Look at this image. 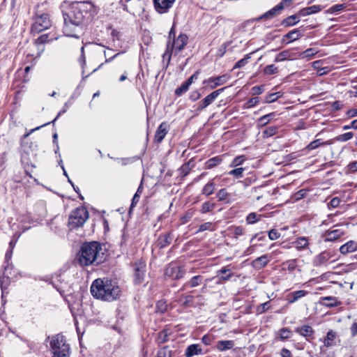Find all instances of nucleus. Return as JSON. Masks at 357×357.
I'll return each instance as SVG.
<instances>
[{
    "mask_svg": "<svg viewBox=\"0 0 357 357\" xmlns=\"http://www.w3.org/2000/svg\"><path fill=\"white\" fill-rule=\"evenodd\" d=\"M181 304L185 307L191 306L193 302V297L192 296H185L183 299L180 300Z\"/></svg>",
    "mask_w": 357,
    "mask_h": 357,
    "instance_id": "obj_54",
    "label": "nucleus"
},
{
    "mask_svg": "<svg viewBox=\"0 0 357 357\" xmlns=\"http://www.w3.org/2000/svg\"><path fill=\"white\" fill-rule=\"evenodd\" d=\"M12 268L8 265L5 266L4 271L1 277V288L2 291V298L4 296L5 290L8 288L10 284V275H11Z\"/></svg>",
    "mask_w": 357,
    "mask_h": 357,
    "instance_id": "obj_13",
    "label": "nucleus"
},
{
    "mask_svg": "<svg viewBox=\"0 0 357 357\" xmlns=\"http://www.w3.org/2000/svg\"><path fill=\"white\" fill-rule=\"evenodd\" d=\"M323 7L320 5H313L312 6L304 8L299 10L298 15L300 16H307L309 15L319 13L322 10Z\"/></svg>",
    "mask_w": 357,
    "mask_h": 357,
    "instance_id": "obj_19",
    "label": "nucleus"
},
{
    "mask_svg": "<svg viewBox=\"0 0 357 357\" xmlns=\"http://www.w3.org/2000/svg\"><path fill=\"white\" fill-rule=\"evenodd\" d=\"M303 36L301 31L298 29H294L287 34H285L282 38V43H285L286 44H288L291 42L295 41L298 39H299Z\"/></svg>",
    "mask_w": 357,
    "mask_h": 357,
    "instance_id": "obj_15",
    "label": "nucleus"
},
{
    "mask_svg": "<svg viewBox=\"0 0 357 357\" xmlns=\"http://www.w3.org/2000/svg\"><path fill=\"white\" fill-rule=\"evenodd\" d=\"M297 57L296 54L291 52L290 50H284L279 53L275 58V62H280L285 60H293Z\"/></svg>",
    "mask_w": 357,
    "mask_h": 357,
    "instance_id": "obj_18",
    "label": "nucleus"
},
{
    "mask_svg": "<svg viewBox=\"0 0 357 357\" xmlns=\"http://www.w3.org/2000/svg\"><path fill=\"white\" fill-rule=\"evenodd\" d=\"M214 206H215L214 204H211L208 202H206L202 204L201 212L202 213H206L207 212H209L214 208Z\"/></svg>",
    "mask_w": 357,
    "mask_h": 357,
    "instance_id": "obj_53",
    "label": "nucleus"
},
{
    "mask_svg": "<svg viewBox=\"0 0 357 357\" xmlns=\"http://www.w3.org/2000/svg\"><path fill=\"white\" fill-rule=\"evenodd\" d=\"M172 351L167 347H165L158 350L156 357H171Z\"/></svg>",
    "mask_w": 357,
    "mask_h": 357,
    "instance_id": "obj_48",
    "label": "nucleus"
},
{
    "mask_svg": "<svg viewBox=\"0 0 357 357\" xmlns=\"http://www.w3.org/2000/svg\"><path fill=\"white\" fill-rule=\"evenodd\" d=\"M280 96L279 93H270L266 96V102H273L277 100Z\"/></svg>",
    "mask_w": 357,
    "mask_h": 357,
    "instance_id": "obj_57",
    "label": "nucleus"
},
{
    "mask_svg": "<svg viewBox=\"0 0 357 357\" xmlns=\"http://www.w3.org/2000/svg\"><path fill=\"white\" fill-rule=\"evenodd\" d=\"M215 190V184L210 181L206 183L202 189V194L206 196H209L214 192Z\"/></svg>",
    "mask_w": 357,
    "mask_h": 357,
    "instance_id": "obj_37",
    "label": "nucleus"
},
{
    "mask_svg": "<svg viewBox=\"0 0 357 357\" xmlns=\"http://www.w3.org/2000/svg\"><path fill=\"white\" fill-rule=\"evenodd\" d=\"M202 351V349L199 344H190L187 347L185 356L186 357H192L193 356L201 354Z\"/></svg>",
    "mask_w": 357,
    "mask_h": 357,
    "instance_id": "obj_22",
    "label": "nucleus"
},
{
    "mask_svg": "<svg viewBox=\"0 0 357 357\" xmlns=\"http://www.w3.org/2000/svg\"><path fill=\"white\" fill-rule=\"evenodd\" d=\"M203 282V277L202 275H195L192 277L190 280L185 282L181 288L182 290L188 287H196L200 285Z\"/></svg>",
    "mask_w": 357,
    "mask_h": 357,
    "instance_id": "obj_20",
    "label": "nucleus"
},
{
    "mask_svg": "<svg viewBox=\"0 0 357 357\" xmlns=\"http://www.w3.org/2000/svg\"><path fill=\"white\" fill-rule=\"evenodd\" d=\"M190 85L188 84L187 82L182 83V84L176 89L175 93L176 96H181L183 93H185Z\"/></svg>",
    "mask_w": 357,
    "mask_h": 357,
    "instance_id": "obj_50",
    "label": "nucleus"
},
{
    "mask_svg": "<svg viewBox=\"0 0 357 357\" xmlns=\"http://www.w3.org/2000/svg\"><path fill=\"white\" fill-rule=\"evenodd\" d=\"M348 169L351 172H357V161H354L348 165Z\"/></svg>",
    "mask_w": 357,
    "mask_h": 357,
    "instance_id": "obj_64",
    "label": "nucleus"
},
{
    "mask_svg": "<svg viewBox=\"0 0 357 357\" xmlns=\"http://www.w3.org/2000/svg\"><path fill=\"white\" fill-rule=\"evenodd\" d=\"M91 293L97 299L110 302L120 297L121 289L116 282L107 278H98L93 282Z\"/></svg>",
    "mask_w": 357,
    "mask_h": 357,
    "instance_id": "obj_2",
    "label": "nucleus"
},
{
    "mask_svg": "<svg viewBox=\"0 0 357 357\" xmlns=\"http://www.w3.org/2000/svg\"><path fill=\"white\" fill-rule=\"evenodd\" d=\"M100 243L96 241L84 243L77 255L76 260L81 266L98 265L104 261Z\"/></svg>",
    "mask_w": 357,
    "mask_h": 357,
    "instance_id": "obj_3",
    "label": "nucleus"
},
{
    "mask_svg": "<svg viewBox=\"0 0 357 357\" xmlns=\"http://www.w3.org/2000/svg\"><path fill=\"white\" fill-rule=\"evenodd\" d=\"M142 191H143V186H142V184L141 183L139 185V186L137 188V192H135L132 199V203H131V206H130V208H133L135 206V205L138 203L139 200V198H140V196L142 193Z\"/></svg>",
    "mask_w": 357,
    "mask_h": 357,
    "instance_id": "obj_38",
    "label": "nucleus"
},
{
    "mask_svg": "<svg viewBox=\"0 0 357 357\" xmlns=\"http://www.w3.org/2000/svg\"><path fill=\"white\" fill-rule=\"evenodd\" d=\"M336 337V333L333 331H329L327 333L326 337L324 341V346L329 347L333 345V342Z\"/></svg>",
    "mask_w": 357,
    "mask_h": 357,
    "instance_id": "obj_34",
    "label": "nucleus"
},
{
    "mask_svg": "<svg viewBox=\"0 0 357 357\" xmlns=\"http://www.w3.org/2000/svg\"><path fill=\"white\" fill-rule=\"evenodd\" d=\"M259 98L257 97L250 98L247 101V102L245 104V107L248 108V109L251 108V107L255 106L256 105H257L259 103Z\"/></svg>",
    "mask_w": 357,
    "mask_h": 357,
    "instance_id": "obj_55",
    "label": "nucleus"
},
{
    "mask_svg": "<svg viewBox=\"0 0 357 357\" xmlns=\"http://www.w3.org/2000/svg\"><path fill=\"white\" fill-rule=\"evenodd\" d=\"M263 71H264V75H275L278 73V66H276L274 64H271V65L266 66L264 68Z\"/></svg>",
    "mask_w": 357,
    "mask_h": 357,
    "instance_id": "obj_40",
    "label": "nucleus"
},
{
    "mask_svg": "<svg viewBox=\"0 0 357 357\" xmlns=\"http://www.w3.org/2000/svg\"><path fill=\"white\" fill-rule=\"evenodd\" d=\"M294 244L298 250L305 249L308 245V241L305 237H300L294 242Z\"/></svg>",
    "mask_w": 357,
    "mask_h": 357,
    "instance_id": "obj_33",
    "label": "nucleus"
},
{
    "mask_svg": "<svg viewBox=\"0 0 357 357\" xmlns=\"http://www.w3.org/2000/svg\"><path fill=\"white\" fill-rule=\"evenodd\" d=\"M225 87L219 89L216 91H214L207 96H206L201 102L198 103L197 110L201 111L205 109L206 107L210 105L217 98L218 96L224 91Z\"/></svg>",
    "mask_w": 357,
    "mask_h": 357,
    "instance_id": "obj_10",
    "label": "nucleus"
},
{
    "mask_svg": "<svg viewBox=\"0 0 357 357\" xmlns=\"http://www.w3.org/2000/svg\"><path fill=\"white\" fill-rule=\"evenodd\" d=\"M279 335L280 340H284L291 337V331L287 328H282L280 330Z\"/></svg>",
    "mask_w": 357,
    "mask_h": 357,
    "instance_id": "obj_49",
    "label": "nucleus"
},
{
    "mask_svg": "<svg viewBox=\"0 0 357 357\" xmlns=\"http://www.w3.org/2000/svg\"><path fill=\"white\" fill-rule=\"evenodd\" d=\"M351 128L357 130V119L352 121L349 125H345L342 127L344 130H347Z\"/></svg>",
    "mask_w": 357,
    "mask_h": 357,
    "instance_id": "obj_63",
    "label": "nucleus"
},
{
    "mask_svg": "<svg viewBox=\"0 0 357 357\" xmlns=\"http://www.w3.org/2000/svg\"><path fill=\"white\" fill-rule=\"evenodd\" d=\"M172 238L170 236V234H166L159 236L157 241V244L160 248H163L170 244Z\"/></svg>",
    "mask_w": 357,
    "mask_h": 357,
    "instance_id": "obj_29",
    "label": "nucleus"
},
{
    "mask_svg": "<svg viewBox=\"0 0 357 357\" xmlns=\"http://www.w3.org/2000/svg\"><path fill=\"white\" fill-rule=\"evenodd\" d=\"M215 228L214 224L210 222H207L199 226L197 233L202 232L206 230L213 231H215Z\"/></svg>",
    "mask_w": 357,
    "mask_h": 357,
    "instance_id": "obj_42",
    "label": "nucleus"
},
{
    "mask_svg": "<svg viewBox=\"0 0 357 357\" xmlns=\"http://www.w3.org/2000/svg\"><path fill=\"white\" fill-rule=\"evenodd\" d=\"M261 215H259L256 213H250L246 217V222L249 225L256 223L260 220Z\"/></svg>",
    "mask_w": 357,
    "mask_h": 357,
    "instance_id": "obj_39",
    "label": "nucleus"
},
{
    "mask_svg": "<svg viewBox=\"0 0 357 357\" xmlns=\"http://www.w3.org/2000/svg\"><path fill=\"white\" fill-rule=\"evenodd\" d=\"M340 203V200L338 197H334L333 198L331 202L328 203V208H336L339 206Z\"/></svg>",
    "mask_w": 357,
    "mask_h": 357,
    "instance_id": "obj_62",
    "label": "nucleus"
},
{
    "mask_svg": "<svg viewBox=\"0 0 357 357\" xmlns=\"http://www.w3.org/2000/svg\"><path fill=\"white\" fill-rule=\"evenodd\" d=\"M167 305L162 301H160L156 304L157 310L160 312H164L167 310Z\"/></svg>",
    "mask_w": 357,
    "mask_h": 357,
    "instance_id": "obj_61",
    "label": "nucleus"
},
{
    "mask_svg": "<svg viewBox=\"0 0 357 357\" xmlns=\"http://www.w3.org/2000/svg\"><path fill=\"white\" fill-rule=\"evenodd\" d=\"M169 39L173 38L174 40L172 43H171L170 41L168 42L167 45V50L163 54V59L167 58L168 61H169L171 59L172 52H174L176 54H177L181 51L186 45L188 40V37L186 34H180L177 38H175L174 26H173L170 29L169 33Z\"/></svg>",
    "mask_w": 357,
    "mask_h": 357,
    "instance_id": "obj_4",
    "label": "nucleus"
},
{
    "mask_svg": "<svg viewBox=\"0 0 357 357\" xmlns=\"http://www.w3.org/2000/svg\"><path fill=\"white\" fill-rule=\"evenodd\" d=\"M185 274V270L183 266H178L175 262L169 264L165 270V275L172 280H179L183 278Z\"/></svg>",
    "mask_w": 357,
    "mask_h": 357,
    "instance_id": "obj_8",
    "label": "nucleus"
},
{
    "mask_svg": "<svg viewBox=\"0 0 357 357\" xmlns=\"http://www.w3.org/2000/svg\"><path fill=\"white\" fill-rule=\"evenodd\" d=\"M228 192L225 189L220 190L217 193V197L219 201L225 200L228 197Z\"/></svg>",
    "mask_w": 357,
    "mask_h": 357,
    "instance_id": "obj_56",
    "label": "nucleus"
},
{
    "mask_svg": "<svg viewBox=\"0 0 357 357\" xmlns=\"http://www.w3.org/2000/svg\"><path fill=\"white\" fill-rule=\"evenodd\" d=\"M278 129V128L275 126H269L263 131V135L265 137H272L277 133Z\"/></svg>",
    "mask_w": 357,
    "mask_h": 357,
    "instance_id": "obj_43",
    "label": "nucleus"
},
{
    "mask_svg": "<svg viewBox=\"0 0 357 357\" xmlns=\"http://www.w3.org/2000/svg\"><path fill=\"white\" fill-rule=\"evenodd\" d=\"M353 137H354V133L352 132H348L337 135V137H335V140L337 142H344L350 140L351 139L353 138Z\"/></svg>",
    "mask_w": 357,
    "mask_h": 357,
    "instance_id": "obj_41",
    "label": "nucleus"
},
{
    "mask_svg": "<svg viewBox=\"0 0 357 357\" xmlns=\"http://www.w3.org/2000/svg\"><path fill=\"white\" fill-rule=\"evenodd\" d=\"M50 348L54 357H68L70 355V346L66 343L64 337L60 334L52 336Z\"/></svg>",
    "mask_w": 357,
    "mask_h": 357,
    "instance_id": "obj_5",
    "label": "nucleus"
},
{
    "mask_svg": "<svg viewBox=\"0 0 357 357\" xmlns=\"http://www.w3.org/2000/svg\"><path fill=\"white\" fill-rule=\"evenodd\" d=\"M245 169L243 167L236 168L233 170L229 171L227 174L230 176H234L236 178H241L243 176V172Z\"/></svg>",
    "mask_w": 357,
    "mask_h": 357,
    "instance_id": "obj_47",
    "label": "nucleus"
},
{
    "mask_svg": "<svg viewBox=\"0 0 357 357\" xmlns=\"http://www.w3.org/2000/svg\"><path fill=\"white\" fill-rule=\"evenodd\" d=\"M296 267V260H289L282 264V268L289 271H293Z\"/></svg>",
    "mask_w": 357,
    "mask_h": 357,
    "instance_id": "obj_46",
    "label": "nucleus"
},
{
    "mask_svg": "<svg viewBox=\"0 0 357 357\" xmlns=\"http://www.w3.org/2000/svg\"><path fill=\"white\" fill-rule=\"evenodd\" d=\"M94 12L93 5L89 1L78 2L73 5L68 13L63 14V33L69 37L79 38L86 30Z\"/></svg>",
    "mask_w": 357,
    "mask_h": 357,
    "instance_id": "obj_1",
    "label": "nucleus"
},
{
    "mask_svg": "<svg viewBox=\"0 0 357 357\" xmlns=\"http://www.w3.org/2000/svg\"><path fill=\"white\" fill-rule=\"evenodd\" d=\"M229 79V75L225 74L215 77H210L204 81V84H209L210 88L213 89L219 86L225 84Z\"/></svg>",
    "mask_w": 357,
    "mask_h": 357,
    "instance_id": "obj_12",
    "label": "nucleus"
},
{
    "mask_svg": "<svg viewBox=\"0 0 357 357\" xmlns=\"http://www.w3.org/2000/svg\"><path fill=\"white\" fill-rule=\"evenodd\" d=\"M280 237V233H279L276 229H272L268 231V238L271 241L276 240Z\"/></svg>",
    "mask_w": 357,
    "mask_h": 357,
    "instance_id": "obj_58",
    "label": "nucleus"
},
{
    "mask_svg": "<svg viewBox=\"0 0 357 357\" xmlns=\"http://www.w3.org/2000/svg\"><path fill=\"white\" fill-rule=\"evenodd\" d=\"M52 26V22L47 13L36 14L34 18V22L31 26L33 33H40L49 29Z\"/></svg>",
    "mask_w": 357,
    "mask_h": 357,
    "instance_id": "obj_7",
    "label": "nucleus"
},
{
    "mask_svg": "<svg viewBox=\"0 0 357 357\" xmlns=\"http://www.w3.org/2000/svg\"><path fill=\"white\" fill-rule=\"evenodd\" d=\"M282 10V4H278L272 9L269 10L266 13H265L264 15H261L258 20H262V19H271L275 16L278 13H279Z\"/></svg>",
    "mask_w": 357,
    "mask_h": 357,
    "instance_id": "obj_21",
    "label": "nucleus"
},
{
    "mask_svg": "<svg viewBox=\"0 0 357 357\" xmlns=\"http://www.w3.org/2000/svg\"><path fill=\"white\" fill-rule=\"evenodd\" d=\"M218 276V284H222V282L229 280L233 276V273H231L229 266H223L221 269L217 271Z\"/></svg>",
    "mask_w": 357,
    "mask_h": 357,
    "instance_id": "obj_14",
    "label": "nucleus"
},
{
    "mask_svg": "<svg viewBox=\"0 0 357 357\" xmlns=\"http://www.w3.org/2000/svg\"><path fill=\"white\" fill-rule=\"evenodd\" d=\"M222 162V156L218 155L213 157L212 158L208 159L206 162L204 163V168L206 169H212L218 165H220Z\"/></svg>",
    "mask_w": 357,
    "mask_h": 357,
    "instance_id": "obj_27",
    "label": "nucleus"
},
{
    "mask_svg": "<svg viewBox=\"0 0 357 357\" xmlns=\"http://www.w3.org/2000/svg\"><path fill=\"white\" fill-rule=\"evenodd\" d=\"M296 331L306 338L312 337L314 333L312 328L307 325L296 328Z\"/></svg>",
    "mask_w": 357,
    "mask_h": 357,
    "instance_id": "obj_28",
    "label": "nucleus"
},
{
    "mask_svg": "<svg viewBox=\"0 0 357 357\" xmlns=\"http://www.w3.org/2000/svg\"><path fill=\"white\" fill-rule=\"evenodd\" d=\"M273 116H275L274 112L264 115L259 119V122L261 123L262 126H265L271 120Z\"/></svg>",
    "mask_w": 357,
    "mask_h": 357,
    "instance_id": "obj_52",
    "label": "nucleus"
},
{
    "mask_svg": "<svg viewBox=\"0 0 357 357\" xmlns=\"http://www.w3.org/2000/svg\"><path fill=\"white\" fill-rule=\"evenodd\" d=\"M251 54H252V53L248 54L245 55L244 58H243V59H240L238 61H237L234 66V68H241L245 66L248 63V61L251 57L250 56Z\"/></svg>",
    "mask_w": 357,
    "mask_h": 357,
    "instance_id": "obj_44",
    "label": "nucleus"
},
{
    "mask_svg": "<svg viewBox=\"0 0 357 357\" xmlns=\"http://www.w3.org/2000/svg\"><path fill=\"white\" fill-rule=\"evenodd\" d=\"M89 218V212L84 207L77 208L72 211L68 225L71 229L82 227Z\"/></svg>",
    "mask_w": 357,
    "mask_h": 357,
    "instance_id": "obj_6",
    "label": "nucleus"
},
{
    "mask_svg": "<svg viewBox=\"0 0 357 357\" xmlns=\"http://www.w3.org/2000/svg\"><path fill=\"white\" fill-rule=\"evenodd\" d=\"M329 143L328 142H321V139H315L314 141H312V142H310L307 146V149L308 150H314L318 147H319L321 145H326V144H328Z\"/></svg>",
    "mask_w": 357,
    "mask_h": 357,
    "instance_id": "obj_45",
    "label": "nucleus"
},
{
    "mask_svg": "<svg viewBox=\"0 0 357 357\" xmlns=\"http://www.w3.org/2000/svg\"><path fill=\"white\" fill-rule=\"evenodd\" d=\"M331 258V255L328 252H323L316 257V264L321 266L325 264Z\"/></svg>",
    "mask_w": 357,
    "mask_h": 357,
    "instance_id": "obj_32",
    "label": "nucleus"
},
{
    "mask_svg": "<svg viewBox=\"0 0 357 357\" xmlns=\"http://www.w3.org/2000/svg\"><path fill=\"white\" fill-rule=\"evenodd\" d=\"M195 211L194 209L188 210L185 214L181 217L180 221L181 224L188 222L194 216Z\"/></svg>",
    "mask_w": 357,
    "mask_h": 357,
    "instance_id": "obj_35",
    "label": "nucleus"
},
{
    "mask_svg": "<svg viewBox=\"0 0 357 357\" xmlns=\"http://www.w3.org/2000/svg\"><path fill=\"white\" fill-rule=\"evenodd\" d=\"M322 300V305L328 307H333L338 306L341 304L340 301H338L336 297L334 296H326L321 298Z\"/></svg>",
    "mask_w": 357,
    "mask_h": 357,
    "instance_id": "obj_26",
    "label": "nucleus"
},
{
    "mask_svg": "<svg viewBox=\"0 0 357 357\" xmlns=\"http://www.w3.org/2000/svg\"><path fill=\"white\" fill-rule=\"evenodd\" d=\"M270 307L269 302H266L262 304H261L259 306L257 307V311L259 314H261L265 312L266 310H268Z\"/></svg>",
    "mask_w": 357,
    "mask_h": 357,
    "instance_id": "obj_59",
    "label": "nucleus"
},
{
    "mask_svg": "<svg viewBox=\"0 0 357 357\" xmlns=\"http://www.w3.org/2000/svg\"><path fill=\"white\" fill-rule=\"evenodd\" d=\"M167 133V124L162 122L158 128L154 137V141L157 143H160Z\"/></svg>",
    "mask_w": 357,
    "mask_h": 357,
    "instance_id": "obj_16",
    "label": "nucleus"
},
{
    "mask_svg": "<svg viewBox=\"0 0 357 357\" xmlns=\"http://www.w3.org/2000/svg\"><path fill=\"white\" fill-rule=\"evenodd\" d=\"M299 17L301 16L298 15V13L297 15H291L284 20L283 24L288 26L295 25L297 22H298Z\"/></svg>",
    "mask_w": 357,
    "mask_h": 357,
    "instance_id": "obj_36",
    "label": "nucleus"
},
{
    "mask_svg": "<svg viewBox=\"0 0 357 357\" xmlns=\"http://www.w3.org/2000/svg\"><path fill=\"white\" fill-rule=\"evenodd\" d=\"M50 123H45L44 125L41 126H38L36 127V128H33V129H31L29 132L25 133L21 138V146H22V148L23 149V151L28 153H29V147L26 146V142H25V139L31 135V133H32L33 132H34L35 130H39L41 127H43L46 125H48Z\"/></svg>",
    "mask_w": 357,
    "mask_h": 357,
    "instance_id": "obj_30",
    "label": "nucleus"
},
{
    "mask_svg": "<svg viewBox=\"0 0 357 357\" xmlns=\"http://www.w3.org/2000/svg\"><path fill=\"white\" fill-rule=\"evenodd\" d=\"M234 346L233 340H219L216 343V349L220 351L231 349Z\"/></svg>",
    "mask_w": 357,
    "mask_h": 357,
    "instance_id": "obj_23",
    "label": "nucleus"
},
{
    "mask_svg": "<svg viewBox=\"0 0 357 357\" xmlns=\"http://www.w3.org/2000/svg\"><path fill=\"white\" fill-rule=\"evenodd\" d=\"M245 160V157L244 155H239L236 157L231 162L230 167H238L243 163V162Z\"/></svg>",
    "mask_w": 357,
    "mask_h": 357,
    "instance_id": "obj_51",
    "label": "nucleus"
},
{
    "mask_svg": "<svg viewBox=\"0 0 357 357\" xmlns=\"http://www.w3.org/2000/svg\"><path fill=\"white\" fill-rule=\"evenodd\" d=\"M356 250L357 243L354 241H349L340 248V252L344 255Z\"/></svg>",
    "mask_w": 357,
    "mask_h": 357,
    "instance_id": "obj_17",
    "label": "nucleus"
},
{
    "mask_svg": "<svg viewBox=\"0 0 357 357\" xmlns=\"http://www.w3.org/2000/svg\"><path fill=\"white\" fill-rule=\"evenodd\" d=\"M308 292L305 290H299L296 291L294 292H291L288 296V303H294L296 301H297L301 298H303L307 295Z\"/></svg>",
    "mask_w": 357,
    "mask_h": 357,
    "instance_id": "obj_24",
    "label": "nucleus"
},
{
    "mask_svg": "<svg viewBox=\"0 0 357 357\" xmlns=\"http://www.w3.org/2000/svg\"><path fill=\"white\" fill-rule=\"evenodd\" d=\"M346 227L344 225H335L325 231L324 234V241H335L344 235Z\"/></svg>",
    "mask_w": 357,
    "mask_h": 357,
    "instance_id": "obj_9",
    "label": "nucleus"
},
{
    "mask_svg": "<svg viewBox=\"0 0 357 357\" xmlns=\"http://www.w3.org/2000/svg\"><path fill=\"white\" fill-rule=\"evenodd\" d=\"M319 51L315 48H308L306 50L300 52L297 57L299 59H311L314 55L317 54Z\"/></svg>",
    "mask_w": 357,
    "mask_h": 357,
    "instance_id": "obj_31",
    "label": "nucleus"
},
{
    "mask_svg": "<svg viewBox=\"0 0 357 357\" xmlns=\"http://www.w3.org/2000/svg\"><path fill=\"white\" fill-rule=\"evenodd\" d=\"M244 233V229L241 227H236L233 229V236L236 238H238V236H242Z\"/></svg>",
    "mask_w": 357,
    "mask_h": 357,
    "instance_id": "obj_60",
    "label": "nucleus"
},
{
    "mask_svg": "<svg viewBox=\"0 0 357 357\" xmlns=\"http://www.w3.org/2000/svg\"><path fill=\"white\" fill-rule=\"evenodd\" d=\"M156 11L160 14L165 13L172 6L176 0H153Z\"/></svg>",
    "mask_w": 357,
    "mask_h": 357,
    "instance_id": "obj_11",
    "label": "nucleus"
},
{
    "mask_svg": "<svg viewBox=\"0 0 357 357\" xmlns=\"http://www.w3.org/2000/svg\"><path fill=\"white\" fill-rule=\"evenodd\" d=\"M269 260L268 259L267 255H264L255 259L252 261V266L256 269H261L266 266Z\"/></svg>",
    "mask_w": 357,
    "mask_h": 357,
    "instance_id": "obj_25",
    "label": "nucleus"
}]
</instances>
